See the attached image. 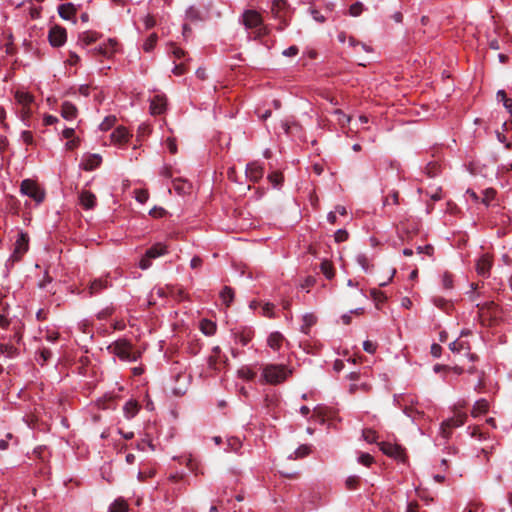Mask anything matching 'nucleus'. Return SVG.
<instances>
[{"label":"nucleus","mask_w":512,"mask_h":512,"mask_svg":"<svg viewBox=\"0 0 512 512\" xmlns=\"http://www.w3.org/2000/svg\"><path fill=\"white\" fill-rule=\"evenodd\" d=\"M118 50V42L115 39H108L107 42L99 45L98 47L90 50L93 55H101L105 58L112 57Z\"/></svg>","instance_id":"nucleus-7"},{"label":"nucleus","mask_w":512,"mask_h":512,"mask_svg":"<svg viewBox=\"0 0 512 512\" xmlns=\"http://www.w3.org/2000/svg\"><path fill=\"white\" fill-rule=\"evenodd\" d=\"M29 248V237L27 233L20 232L18 234V238L15 242L14 251L12 254V258L14 260H19L27 251Z\"/></svg>","instance_id":"nucleus-9"},{"label":"nucleus","mask_w":512,"mask_h":512,"mask_svg":"<svg viewBox=\"0 0 512 512\" xmlns=\"http://www.w3.org/2000/svg\"><path fill=\"white\" fill-rule=\"evenodd\" d=\"M173 188L179 195L190 194L192 191L191 183L180 178L173 180Z\"/></svg>","instance_id":"nucleus-20"},{"label":"nucleus","mask_w":512,"mask_h":512,"mask_svg":"<svg viewBox=\"0 0 512 512\" xmlns=\"http://www.w3.org/2000/svg\"><path fill=\"white\" fill-rule=\"evenodd\" d=\"M96 196L88 190H83L79 194V203L84 209H93L96 206Z\"/></svg>","instance_id":"nucleus-13"},{"label":"nucleus","mask_w":512,"mask_h":512,"mask_svg":"<svg viewBox=\"0 0 512 512\" xmlns=\"http://www.w3.org/2000/svg\"><path fill=\"white\" fill-rule=\"evenodd\" d=\"M441 351H442V348L440 345L438 344H433L431 346V354L435 357V358H438L440 357L441 355Z\"/></svg>","instance_id":"nucleus-62"},{"label":"nucleus","mask_w":512,"mask_h":512,"mask_svg":"<svg viewBox=\"0 0 512 512\" xmlns=\"http://www.w3.org/2000/svg\"><path fill=\"white\" fill-rule=\"evenodd\" d=\"M228 446L229 448H237L238 446H241V442H240V439L237 438V437H231V438H228Z\"/></svg>","instance_id":"nucleus-61"},{"label":"nucleus","mask_w":512,"mask_h":512,"mask_svg":"<svg viewBox=\"0 0 512 512\" xmlns=\"http://www.w3.org/2000/svg\"><path fill=\"white\" fill-rule=\"evenodd\" d=\"M202 265V259L198 256H195L190 261L191 268L195 269Z\"/></svg>","instance_id":"nucleus-63"},{"label":"nucleus","mask_w":512,"mask_h":512,"mask_svg":"<svg viewBox=\"0 0 512 512\" xmlns=\"http://www.w3.org/2000/svg\"><path fill=\"white\" fill-rule=\"evenodd\" d=\"M166 108V98L164 95H155L150 103V112L153 115L161 114Z\"/></svg>","instance_id":"nucleus-15"},{"label":"nucleus","mask_w":512,"mask_h":512,"mask_svg":"<svg viewBox=\"0 0 512 512\" xmlns=\"http://www.w3.org/2000/svg\"><path fill=\"white\" fill-rule=\"evenodd\" d=\"M299 49L297 46L293 45L285 49L282 54L286 57H294L298 54Z\"/></svg>","instance_id":"nucleus-53"},{"label":"nucleus","mask_w":512,"mask_h":512,"mask_svg":"<svg viewBox=\"0 0 512 512\" xmlns=\"http://www.w3.org/2000/svg\"><path fill=\"white\" fill-rule=\"evenodd\" d=\"M15 100L21 107L33 106L34 97L29 92L17 90L15 92Z\"/></svg>","instance_id":"nucleus-18"},{"label":"nucleus","mask_w":512,"mask_h":512,"mask_svg":"<svg viewBox=\"0 0 512 512\" xmlns=\"http://www.w3.org/2000/svg\"><path fill=\"white\" fill-rule=\"evenodd\" d=\"M489 409V403L486 399H480L475 402L473 409H472V416L477 417L481 414H484Z\"/></svg>","instance_id":"nucleus-26"},{"label":"nucleus","mask_w":512,"mask_h":512,"mask_svg":"<svg viewBox=\"0 0 512 512\" xmlns=\"http://www.w3.org/2000/svg\"><path fill=\"white\" fill-rule=\"evenodd\" d=\"M115 121L116 118L114 116H108L101 122L99 127L103 131L109 130L114 125Z\"/></svg>","instance_id":"nucleus-41"},{"label":"nucleus","mask_w":512,"mask_h":512,"mask_svg":"<svg viewBox=\"0 0 512 512\" xmlns=\"http://www.w3.org/2000/svg\"><path fill=\"white\" fill-rule=\"evenodd\" d=\"M363 12V4L360 2H356L352 4L349 8V13L351 16H359Z\"/></svg>","instance_id":"nucleus-45"},{"label":"nucleus","mask_w":512,"mask_h":512,"mask_svg":"<svg viewBox=\"0 0 512 512\" xmlns=\"http://www.w3.org/2000/svg\"><path fill=\"white\" fill-rule=\"evenodd\" d=\"M58 122V118L53 115H45L43 118L44 125H53Z\"/></svg>","instance_id":"nucleus-58"},{"label":"nucleus","mask_w":512,"mask_h":512,"mask_svg":"<svg viewBox=\"0 0 512 512\" xmlns=\"http://www.w3.org/2000/svg\"><path fill=\"white\" fill-rule=\"evenodd\" d=\"M139 409H140V406L137 403V401L131 399V400L127 401L123 407L124 416L127 419H132L133 417H135L137 415V413L139 412Z\"/></svg>","instance_id":"nucleus-21"},{"label":"nucleus","mask_w":512,"mask_h":512,"mask_svg":"<svg viewBox=\"0 0 512 512\" xmlns=\"http://www.w3.org/2000/svg\"><path fill=\"white\" fill-rule=\"evenodd\" d=\"M336 114L339 115L338 121L342 124L350 122V117L346 116L342 111L336 110Z\"/></svg>","instance_id":"nucleus-64"},{"label":"nucleus","mask_w":512,"mask_h":512,"mask_svg":"<svg viewBox=\"0 0 512 512\" xmlns=\"http://www.w3.org/2000/svg\"><path fill=\"white\" fill-rule=\"evenodd\" d=\"M262 315L266 317H273V311H274V304L272 303H265L261 307Z\"/></svg>","instance_id":"nucleus-48"},{"label":"nucleus","mask_w":512,"mask_h":512,"mask_svg":"<svg viewBox=\"0 0 512 512\" xmlns=\"http://www.w3.org/2000/svg\"><path fill=\"white\" fill-rule=\"evenodd\" d=\"M58 12L61 18L70 20L76 14V8L72 3H66L58 7Z\"/></svg>","instance_id":"nucleus-23"},{"label":"nucleus","mask_w":512,"mask_h":512,"mask_svg":"<svg viewBox=\"0 0 512 512\" xmlns=\"http://www.w3.org/2000/svg\"><path fill=\"white\" fill-rule=\"evenodd\" d=\"M143 23H144V26L146 29H150L152 27L155 26L156 24V21L154 19L153 16L151 15H146L144 18H143Z\"/></svg>","instance_id":"nucleus-55"},{"label":"nucleus","mask_w":512,"mask_h":512,"mask_svg":"<svg viewBox=\"0 0 512 512\" xmlns=\"http://www.w3.org/2000/svg\"><path fill=\"white\" fill-rule=\"evenodd\" d=\"M40 357L42 359V364H44L51 357V351L47 348H42L40 351Z\"/></svg>","instance_id":"nucleus-60"},{"label":"nucleus","mask_w":512,"mask_h":512,"mask_svg":"<svg viewBox=\"0 0 512 512\" xmlns=\"http://www.w3.org/2000/svg\"><path fill=\"white\" fill-rule=\"evenodd\" d=\"M283 341L284 336L280 332H273L269 335L267 343L271 349L277 351L282 346Z\"/></svg>","instance_id":"nucleus-24"},{"label":"nucleus","mask_w":512,"mask_h":512,"mask_svg":"<svg viewBox=\"0 0 512 512\" xmlns=\"http://www.w3.org/2000/svg\"><path fill=\"white\" fill-rule=\"evenodd\" d=\"M465 420L466 414L464 412L460 410L455 411L453 416L443 421L441 425L443 436L446 437L448 435L449 429L463 425Z\"/></svg>","instance_id":"nucleus-8"},{"label":"nucleus","mask_w":512,"mask_h":512,"mask_svg":"<svg viewBox=\"0 0 512 512\" xmlns=\"http://www.w3.org/2000/svg\"><path fill=\"white\" fill-rule=\"evenodd\" d=\"M220 298L222 302L228 307L234 299L233 290L230 287L225 286L220 292Z\"/></svg>","instance_id":"nucleus-29"},{"label":"nucleus","mask_w":512,"mask_h":512,"mask_svg":"<svg viewBox=\"0 0 512 512\" xmlns=\"http://www.w3.org/2000/svg\"><path fill=\"white\" fill-rule=\"evenodd\" d=\"M362 436H363L366 444L372 445V444L376 443L379 445V443L377 442V435H376L375 431L370 430V429L363 430Z\"/></svg>","instance_id":"nucleus-36"},{"label":"nucleus","mask_w":512,"mask_h":512,"mask_svg":"<svg viewBox=\"0 0 512 512\" xmlns=\"http://www.w3.org/2000/svg\"><path fill=\"white\" fill-rule=\"evenodd\" d=\"M20 137L21 140L27 145H32L34 143L33 135L28 130L22 131Z\"/></svg>","instance_id":"nucleus-50"},{"label":"nucleus","mask_w":512,"mask_h":512,"mask_svg":"<svg viewBox=\"0 0 512 512\" xmlns=\"http://www.w3.org/2000/svg\"><path fill=\"white\" fill-rule=\"evenodd\" d=\"M201 331L208 336L213 335L216 332V324L208 319H203L200 322Z\"/></svg>","instance_id":"nucleus-28"},{"label":"nucleus","mask_w":512,"mask_h":512,"mask_svg":"<svg viewBox=\"0 0 512 512\" xmlns=\"http://www.w3.org/2000/svg\"><path fill=\"white\" fill-rule=\"evenodd\" d=\"M384 452V454H386L388 457L396 460V461H399V462H404L405 461V458H406V455H405V450H382Z\"/></svg>","instance_id":"nucleus-31"},{"label":"nucleus","mask_w":512,"mask_h":512,"mask_svg":"<svg viewBox=\"0 0 512 512\" xmlns=\"http://www.w3.org/2000/svg\"><path fill=\"white\" fill-rule=\"evenodd\" d=\"M168 252L167 246L163 243H156L152 247H150L144 254V256L139 261V267L142 270L148 269L151 264L152 260L156 259L160 256L166 255Z\"/></svg>","instance_id":"nucleus-4"},{"label":"nucleus","mask_w":512,"mask_h":512,"mask_svg":"<svg viewBox=\"0 0 512 512\" xmlns=\"http://www.w3.org/2000/svg\"><path fill=\"white\" fill-rule=\"evenodd\" d=\"M355 260L358 263V265H360L361 268L365 272H370L371 271L373 265L371 264V261H370V259L368 258V256L366 254H363V253L357 254L356 257H355Z\"/></svg>","instance_id":"nucleus-27"},{"label":"nucleus","mask_w":512,"mask_h":512,"mask_svg":"<svg viewBox=\"0 0 512 512\" xmlns=\"http://www.w3.org/2000/svg\"><path fill=\"white\" fill-rule=\"evenodd\" d=\"M348 238V233L347 231L343 230V229H339L336 233H335V241L336 242H343V241H346Z\"/></svg>","instance_id":"nucleus-54"},{"label":"nucleus","mask_w":512,"mask_h":512,"mask_svg":"<svg viewBox=\"0 0 512 512\" xmlns=\"http://www.w3.org/2000/svg\"><path fill=\"white\" fill-rule=\"evenodd\" d=\"M158 40V36L157 34L155 33H152L147 39L146 41L144 42L143 44V50L145 52H151L153 50V48L155 47L156 45V42Z\"/></svg>","instance_id":"nucleus-35"},{"label":"nucleus","mask_w":512,"mask_h":512,"mask_svg":"<svg viewBox=\"0 0 512 512\" xmlns=\"http://www.w3.org/2000/svg\"><path fill=\"white\" fill-rule=\"evenodd\" d=\"M238 376L244 380H252L255 378L256 373L248 366L241 367L238 372Z\"/></svg>","instance_id":"nucleus-32"},{"label":"nucleus","mask_w":512,"mask_h":512,"mask_svg":"<svg viewBox=\"0 0 512 512\" xmlns=\"http://www.w3.org/2000/svg\"><path fill=\"white\" fill-rule=\"evenodd\" d=\"M268 179L273 184L274 187L279 186L283 180L282 175L278 172L271 173L268 176Z\"/></svg>","instance_id":"nucleus-49"},{"label":"nucleus","mask_w":512,"mask_h":512,"mask_svg":"<svg viewBox=\"0 0 512 512\" xmlns=\"http://www.w3.org/2000/svg\"><path fill=\"white\" fill-rule=\"evenodd\" d=\"M16 353V349L11 345L0 344V354L6 355L7 357H13Z\"/></svg>","instance_id":"nucleus-44"},{"label":"nucleus","mask_w":512,"mask_h":512,"mask_svg":"<svg viewBox=\"0 0 512 512\" xmlns=\"http://www.w3.org/2000/svg\"><path fill=\"white\" fill-rule=\"evenodd\" d=\"M245 172L250 181L257 182L263 177L264 168L258 162H252L247 165Z\"/></svg>","instance_id":"nucleus-11"},{"label":"nucleus","mask_w":512,"mask_h":512,"mask_svg":"<svg viewBox=\"0 0 512 512\" xmlns=\"http://www.w3.org/2000/svg\"><path fill=\"white\" fill-rule=\"evenodd\" d=\"M469 331L462 332L461 336L449 344V349L456 354L465 352L472 361L475 360V355L470 353V344L467 340L463 339L464 336L469 335Z\"/></svg>","instance_id":"nucleus-6"},{"label":"nucleus","mask_w":512,"mask_h":512,"mask_svg":"<svg viewBox=\"0 0 512 512\" xmlns=\"http://www.w3.org/2000/svg\"><path fill=\"white\" fill-rule=\"evenodd\" d=\"M496 191L492 188H488L483 191V197L481 199V202L488 206L490 202L495 198Z\"/></svg>","instance_id":"nucleus-38"},{"label":"nucleus","mask_w":512,"mask_h":512,"mask_svg":"<svg viewBox=\"0 0 512 512\" xmlns=\"http://www.w3.org/2000/svg\"><path fill=\"white\" fill-rule=\"evenodd\" d=\"M492 266L491 257L488 254L482 255L476 264L477 273L481 276H488Z\"/></svg>","instance_id":"nucleus-14"},{"label":"nucleus","mask_w":512,"mask_h":512,"mask_svg":"<svg viewBox=\"0 0 512 512\" xmlns=\"http://www.w3.org/2000/svg\"><path fill=\"white\" fill-rule=\"evenodd\" d=\"M107 349L111 354L125 362H134L140 357V352L134 350L132 344L124 339L113 342Z\"/></svg>","instance_id":"nucleus-2"},{"label":"nucleus","mask_w":512,"mask_h":512,"mask_svg":"<svg viewBox=\"0 0 512 512\" xmlns=\"http://www.w3.org/2000/svg\"><path fill=\"white\" fill-rule=\"evenodd\" d=\"M110 137L114 144H123L128 141L130 134L125 127L119 126L111 133Z\"/></svg>","instance_id":"nucleus-16"},{"label":"nucleus","mask_w":512,"mask_h":512,"mask_svg":"<svg viewBox=\"0 0 512 512\" xmlns=\"http://www.w3.org/2000/svg\"><path fill=\"white\" fill-rule=\"evenodd\" d=\"M320 268L327 279H332L334 277V269L331 262L327 260L323 261L320 265Z\"/></svg>","instance_id":"nucleus-34"},{"label":"nucleus","mask_w":512,"mask_h":512,"mask_svg":"<svg viewBox=\"0 0 512 512\" xmlns=\"http://www.w3.org/2000/svg\"><path fill=\"white\" fill-rule=\"evenodd\" d=\"M363 349L367 352V353H370V354H373L375 353L376 349H377V344L370 341V340H366L364 341L363 343Z\"/></svg>","instance_id":"nucleus-51"},{"label":"nucleus","mask_w":512,"mask_h":512,"mask_svg":"<svg viewBox=\"0 0 512 512\" xmlns=\"http://www.w3.org/2000/svg\"><path fill=\"white\" fill-rule=\"evenodd\" d=\"M108 512H128V504L124 498L119 497L111 503Z\"/></svg>","instance_id":"nucleus-25"},{"label":"nucleus","mask_w":512,"mask_h":512,"mask_svg":"<svg viewBox=\"0 0 512 512\" xmlns=\"http://www.w3.org/2000/svg\"><path fill=\"white\" fill-rule=\"evenodd\" d=\"M100 37V34L96 31H85V32H82L80 35H79V44L82 46V47H86L94 42H96Z\"/></svg>","instance_id":"nucleus-19"},{"label":"nucleus","mask_w":512,"mask_h":512,"mask_svg":"<svg viewBox=\"0 0 512 512\" xmlns=\"http://www.w3.org/2000/svg\"><path fill=\"white\" fill-rule=\"evenodd\" d=\"M398 197H399L398 192H397V191H393V192H391V193H390V194L385 198V200H384L383 204H384L385 206H387V205H391V204L396 205V204H398Z\"/></svg>","instance_id":"nucleus-47"},{"label":"nucleus","mask_w":512,"mask_h":512,"mask_svg":"<svg viewBox=\"0 0 512 512\" xmlns=\"http://www.w3.org/2000/svg\"><path fill=\"white\" fill-rule=\"evenodd\" d=\"M442 285L444 289H452L453 277L449 272H444L442 275Z\"/></svg>","instance_id":"nucleus-40"},{"label":"nucleus","mask_w":512,"mask_h":512,"mask_svg":"<svg viewBox=\"0 0 512 512\" xmlns=\"http://www.w3.org/2000/svg\"><path fill=\"white\" fill-rule=\"evenodd\" d=\"M414 404V398L411 396H407L403 398V406H404V412L411 418L415 419L416 414L419 415L422 412L419 411L417 408H413Z\"/></svg>","instance_id":"nucleus-22"},{"label":"nucleus","mask_w":512,"mask_h":512,"mask_svg":"<svg viewBox=\"0 0 512 512\" xmlns=\"http://www.w3.org/2000/svg\"><path fill=\"white\" fill-rule=\"evenodd\" d=\"M243 24L248 29H256V34L258 37L266 34V29L262 25L261 15L256 11H246L243 14Z\"/></svg>","instance_id":"nucleus-5"},{"label":"nucleus","mask_w":512,"mask_h":512,"mask_svg":"<svg viewBox=\"0 0 512 512\" xmlns=\"http://www.w3.org/2000/svg\"><path fill=\"white\" fill-rule=\"evenodd\" d=\"M44 337L48 342L54 343L58 339L59 333L56 330H48Z\"/></svg>","instance_id":"nucleus-52"},{"label":"nucleus","mask_w":512,"mask_h":512,"mask_svg":"<svg viewBox=\"0 0 512 512\" xmlns=\"http://www.w3.org/2000/svg\"><path fill=\"white\" fill-rule=\"evenodd\" d=\"M186 17L190 21H197V20H201L202 19L201 16H200L199 11L196 8H194V7H190L189 9H187Z\"/></svg>","instance_id":"nucleus-43"},{"label":"nucleus","mask_w":512,"mask_h":512,"mask_svg":"<svg viewBox=\"0 0 512 512\" xmlns=\"http://www.w3.org/2000/svg\"><path fill=\"white\" fill-rule=\"evenodd\" d=\"M302 321L301 331L308 333L309 328L316 323V317L313 314H305Z\"/></svg>","instance_id":"nucleus-30"},{"label":"nucleus","mask_w":512,"mask_h":512,"mask_svg":"<svg viewBox=\"0 0 512 512\" xmlns=\"http://www.w3.org/2000/svg\"><path fill=\"white\" fill-rule=\"evenodd\" d=\"M33 111H34L33 106L21 107L20 117L26 126L29 125L28 122H29L30 117L33 114Z\"/></svg>","instance_id":"nucleus-37"},{"label":"nucleus","mask_w":512,"mask_h":512,"mask_svg":"<svg viewBox=\"0 0 512 512\" xmlns=\"http://www.w3.org/2000/svg\"><path fill=\"white\" fill-rule=\"evenodd\" d=\"M433 247L431 245H426V246H419L417 247V252L419 254H422V253H425L427 255H432L433 253Z\"/></svg>","instance_id":"nucleus-57"},{"label":"nucleus","mask_w":512,"mask_h":512,"mask_svg":"<svg viewBox=\"0 0 512 512\" xmlns=\"http://www.w3.org/2000/svg\"><path fill=\"white\" fill-rule=\"evenodd\" d=\"M310 450H294L290 453L288 459H303L308 456Z\"/></svg>","instance_id":"nucleus-46"},{"label":"nucleus","mask_w":512,"mask_h":512,"mask_svg":"<svg viewBox=\"0 0 512 512\" xmlns=\"http://www.w3.org/2000/svg\"><path fill=\"white\" fill-rule=\"evenodd\" d=\"M358 483H359V477L356 475L349 476L345 481L346 488L349 490L356 489Z\"/></svg>","instance_id":"nucleus-42"},{"label":"nucleus","mask_w":512,"mask_h":512,"mask_svg":"<svg viewBox=\"0 0 512 512\" xmlns=\"http://www.w3.org/2000/svg\"><path fill=\"white\" fill-rule=\"evenodd\" d=\"M358 463L369 467L374 462V457L369 453H361L357 458Z\"/></svg>","instance_id":"nucleus-39"},{"label":"nucleus","mask_w":512,"mask_h":512,"mask_svg":"<svg viewBox=\"0 0 512 512\" xmlns=\"http://www.w3.org/2000/svg\"><path fill=\"white\" fill-rule=\"evenodd\" d=\"M292 374V369L285 365L268 364L262 371V382L276 385L285 381Z\"/></svg>","instance_id":"nucleus-1"},{"label":"nucleus","mask_w":512,"mask_h":512,"mask_svg":"<svg viewBox=\"0 0 512 512\" xmlns=\"http://www.w3.org/2000/svg\"><path fill=\"white\" fill-rule=\"evenodd\" d=\"M20 192L33 199L37 204L41 203L45 198L44 190L32 179H24L20 185Z\"/></svg>","instance_id":"nucleus-3"},{"label":"nucleus","mask_w":512,"mask_h":512,"mask_svg":"<svg viewBox=\"0 0 512 512\" xmlns=\"http://www.w3.org/2000/svg\"><path fill=\"white\" fill-rule=\"evenodd\" d=\"M67 38L66 30L59 26L53 27L49 32V41L52 46H62Z\"/></svg>","instance_id":"nucleus-10"},{"label":"nucleus","mask_w":512,"mask_h":512,"mask_svg":"<svg viewBox=\"0 0 512 512\" xmlns=\"http://www.w3.org/2000/svg\"><path fill=\"white\" fill-rule=\"evenodd\" d=\"M108 285L107 280L98 279L94 280L90 285V293L95 294L101 291L102 289L106 288Z\"/></svg>","instance_id":"nucleus-33"},{"label":"nucleus","mask_w":512,"mask_h":512,"mask_svg":"<svg viewBox=\"0 0 512 512\" xmlns=\"http://www.w3.org/2000/svg\"><path fill=\"white\" fill-rule=\"evenodd\" d=\"M167 148L169 149L170 153L175 154L177 152V145L173 138H168L166 140Z\"/></svg>","instance_id":"nucleus-56"},{"label":"nucleus","mask_w":512,"mask_h":512,"mask_svg":"<svg viewBox=\"0 0 512 512\" xmlns=\"http://www.w3.org/2000/svg\"><path fill=\"white\" fill-rule=\"evenodd\" d=\"M77 108L71 102L65 101L61 105V116L68 121L74 120L77 117Z\"/></svg>","instance_id":"nucleus-17"},{"label":"nucleus","mask_w":512,"mask_h":512,"mask_svg":"<svg viewBox=\"0 0 512 512\" xmlns=\"http://www.w3.org/2000/svg\"><path fill=\"white\" fill-rule=\"evenodd\" d=\"M101 162L102 158L99 154H86L83 156L80 166L86 171H92L96 169Z\"/></svg>","instance_id":"nucleus-12"},{"label":"nucleus","mask_w":512,"mask_h":512,"mask_svg":"<svg viewBox=\"0 0 512 512\" xmlns=\"http://www.w3.org/2000/svg\"><path fill=\"white\" fill-rule=\"evenodd\" d=\"M186 71L185 69V66L183 63H180V64H177L174 66L172 72L176 75V76H180L182 74H184Z\"/></svg>","instance_id":"nucleus-59"}]
</instances>
